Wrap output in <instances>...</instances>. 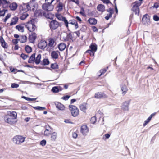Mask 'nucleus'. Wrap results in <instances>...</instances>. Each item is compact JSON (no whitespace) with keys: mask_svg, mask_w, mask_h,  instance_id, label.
<instances>
[{"mask_svg":"<svg viewBox=\"0 0 159 159\" xmlns=\"http://www.w3.org/2000/svg\"><path fill=\"white\" fill-rule=\"evenodd\" d=\"M35 54V53H34L31 55L28 60V63H31L33 62H34Z\"/></svg>","mask_w":159,"mask_h":159,"instance_id":"25","label":"nucleus"},{"mask_svg":"<svg viewBox=\"0 0 159 159\" xmlns=\"http://www.w3.org/2000/svg\"><path fill=\"white\" fill-rule=\"evenodd\" d=\"M49 60L48 59L45 58L43 60L41 64L42 65L46 66L48 65L49 64Z\"/></svg>","mask_w":159,"mask_h":159,"instance_id":"30","label":"nucleus"},{"mask_svg":"<svg viewBox=\"0 0 159 159\" xmlns=\"http://www.w3.org/2000/svg\"><path fill=\"white\" fill-rule=\"evenodd\" d=\"M15 28L18 30L19 31H21L22 32L24 31V27L23 26L18 25L16 26Z\"/></svg>","mask_w":159,"mask_h":159,"instance_id":"36","label":"nucleus"},{"mask_svg":"<svg viewBox=\"0 0 159 159\" xmlns=\"http://www.w3.org/2000/svg\"><path fill=\"white\" fill-rule=\"evenodd\" d=\"M17 6L18 5L16 3L13 2L10 5L9 7L11 10L15 11L17 9Z\"/></svg>","mask_w":159,"mask_h":159,"instance_id":"27","label":"nucleus"},{"mask_svg":"<svg viewBox=\"0 0 159 159\" xmlns=\"http://www.w3.org/2000/svg\"><path fill=\"white\" fill-rule=\"evenodd\" d=\"M26 138L20 135H17L14 136L12 139L14 143L16 144H20L24 142Z\"/></svg>","mask_w":159,"mask_h":159,"instance_id":"1","label":"nucleus"},{"mask_svg":"<svg viewBox=\"0 0 159 159\" xmlns=\"http://www.w3.org/2000/svg\"><path fill=\"white\" fill-rule=\"evenodd\" d=\"M62 24L59 23L55 20H52L49 24V27L51 29L55 30L59 26L61 27Z\"/></svg>","mask_w":159,"mask_h":159,"instance_id":"4","label":"nucleus"},{"mask_svg":"<svg viewBox=\"0 0 159 159\" xmlns=\"http://www.w3.org/2000/svg\"><path fill=\"white\" fill-rule=\"evenodd\" d=\"M19 8L20 11H22L23 12L26 11V9L25 8V7H24L21 5L19 6Z\"/></svg>","mask_w":159,"mask_h":159,"instance_id":"57","label":"nucleus"},{"mask_svg":"<svg viewBox=\"0 0 159 159\" xmlns=\"http://www.w3.org/2000/svg\"><path fill=\"white\" fill-rule=\"evenodd\" d=\"M121 90L122 91V94L123 95L125 94L128 90L127 88L125 85H124L121 87Z\"/></svg>","mask_w":159,"mask_h":159,"instance_id":"34","label":"nucleus"},{"mask_svg":"<svg viewBox=\"0 0 159 159\" xmlns=\"http://www.w3.org/2000/svg\"><path fill=\"white\" fill-rule=\"evenodd\" d=\"M96 121V119L95 117L93 116L91 117L90 122L92 124H94Z\"/></svg>","mask_w":159,"mask_h":159,"instance_id":"56","label":"nucleus"},{"mask_svg":"<svg viewBox=\"0 0 159 159\" xmlns=\"http://www.w3.org/2000/svg\"><path fill=\"white\" fill-rule=\"evenodd\" d=\"M20 57L24 60H25L28 57V55L22 53L20 55Z\"/></svg>","mask_w":159,"mask_h":159,"instance_id":"50","label":"nucleus"},{"mask_svg":"<svg viewBox=\"0 0 159 159\" xmlns=\"http://www.w3.org/2000/svg\"><path fill=\"white\" fill-rule=\"evenodd\" d=\"M80 14H81L82 16H85L84 13V10L83 7H81V11L80 12Z\"/></svg>","mask_w":159,"mask_h":159,"instance_id":"59","label":"nucleus"},{"mask_svg":"<svg viewBox=\"0 0 159 159\" xmlns=\"http://www.w3.org/2000/svg\"><path fill=\"white\" fill-rule=\"evenodd\" d=\"M107 11L109 12V14H110V13H111L112 14L114 13V11L113 8H110L108 9L107 10Z\"/></svg>","mask_w":159,"mask_h":159,"instance_id":"64","label":"nucleus"},{"mask_svg":"<svg viewBox=\"0 0 159 159\" xmlns=\"http://www.w3.org/2000/svg\"><path fill=\"white\" fill-rule=\"evenodd\" d=\"M156 113L154 112L151 114L147 119L144 121L143 125V126H145L148 123L151 121L152 118L156 114Z\"/></svg>","mask_w":159,"mask_h":159,"instance_id":"16","label":"nucleus"},{"mask_svg":"<svg viewBox=\"0 0 159 159\" xmlns=\"http://www.w3.org/2000/svg\"><path fill=\"white\" fill-rule=\"evenodd\" d=\"M43 16L46 17L47 18L49 19L50 20H52L53 19V17L52 14L51 13H46V14L43 15Z\"/></svg>","mask_w":159,"mask_h":159,"instance_id":"39","label":"nucleus"},{"mask_svg":"<svg viewBox=\"0 0 159 159\" xmlns=\"http://www.w3.org/2000/svg\"><path fill=\"white\" fill-rule=\"evenodd\" d=\"M159 7V3L156 2L154 3L153 6H152L151 8H156V9H157Z\"/></svg>","mask_w":159,"mask_h":159,"instance_id":"58","label":"nucleus"},{"mask_svg":"<svg viewBox=\"0 0 159 159\" xmlns=\"http://www.w3.org/2000/svg\"><path fill=\"white\" fill-rule=\"evenodd\" d=\"M63 89L62 88L61 86H57L53 87L51 89V91L54 93H57L62 91Z\"/></svg>","mask_w":159,"mask_h":159,"instance_id":"14","label":"nucleus"},{"mask_svg":"<svg viewBox=\"0 0 159 159\" xmlns=\"http://www.w3.org/2000/svg\"><path fill=\"white\" fill-rule=\"evenodd\" d=\"M153 20L156 21H159V16L157 15H154L153 16Z\"/></svg>","mask_w":159,"mask_h":159,"instance_id":"51","label":"nucleus"},{"mask_svg":"<svg viewBox=\"0 0 159 159\" xmlns=\"http://www.w3.org/2000/svg\"><path fill=\"white\" fill-rule=\"evenodd\" d=\"M105 95L103 93L101 92H98L95 94L94 98L97 99H100L103 98Z\"/></svg>","mask_w":159,"mask_h":159,"instance_id":"20","label":"nucleus"},{"mask_svg":"<svg viewBox=\"0 0 159 159\" xmlns=\"http://www.w3.org/2000/svg\"><path fill=\"white\" fill-rule=\"evenodd\" d=\"M58 65L56 63H52L51 65V68L53 69H56L58 68Z\"/></svg>","mask_w":159,"mask_h":159,"instance_id":"42","label":"nucleus"},{"mask_svg":"<svg viewBox=\"0 0 159 159\" xmlns=\"http://www.w3.org/2000/svg\"><path fill=\"white\" fill-rule=\"evenodd\" d=\"M87 104L85 103H83L81 104L80 107V109L81 111L83 112H85L87 109Z\"/></svg>","mask_w":159,"mask_h":159,"instance_id":"29","label":"nucleus"},{"mask_svg":"<svg viewBox=\"0 0 159 159\" xmlns=\"http://www.w3.org/2000/svg\"><path fill=\"white\" fill-rule=\"evenodd\" d=\"M131 100H129L124 102L122 106V109L124 111H128L129 110V106L130 104Z\"/></svg>","mask_w":159,"mask_h":159,"instance_id":"10","label":"nucleus"},{"mask_svg":"<svg viewBox=\"0 0 159 159\" xmlns=\"http://www.w3.org/2000/svg\"><path fill=\"white\" fill-rule=\"evenodd\" d=\"M77 22V21L75 20H71L69 21V24L73 25L75 24Z\"/></svg>","mask_w":159,"mask_h":159,"instance_id":"63","label":"nucleus"},{"mask_svg":"<svg viewBox=\"0 0 159 159\" xmlns=\"http://www.w3.org/2000/svg\"><path fill=\"white\" fill-rule=\"evenodd\" d=\"M141 5L138 2H134V4L133 5V7H135L139 8V7Z\"/></svg>","mask_w":159,"mask_h":159,"instance_id":"61","label":"nucleus"},{"mask_svg":"<svg viewBox=\"0 0 159 159\" xmlns=\"http://www.w3.org/2000/svg\"><path fill=\"white\" fill-rule=\"evenodd\" d=\"M20 42L21 43H24L27 41V36L25 35H21L20 36Z\"/></svg>","mask_w":159,"mask_h":159,"instance_id":"31","label":"nucleus"},{"mask_svg":"<svg viewBox=\"0 0 159 159\" xmlns=\"http://www.w3.org/2000/svg\"><path fill=\"white\" fill-rule=\"evenodd\" d=\"M6 10L3 9L2 10H1L0 9V16H4L5 14V11Z\"/></svg>","mask_w":159,"mask_h":159,"instance_id":"52","label":"nucleus"},{"mask_svg":"<svg viewBox=\"0 0 159 159\" xmlns=\"http://www.w3.org/2000/svg\"><path fill=\"white\" fill-rule=\"evenodd\" d=\"M51 56L53 59H57L58 58V54L55 51H53L51 52Z\"/></svg>","mask_w":159,"mask_h":159,"instance_id":"32","label":"nucleus"},{"mask_svg":"<svg viewBox=\"0 0 159 159\" xmlns=\"http://www.w3.org/2000/svg\"><path fill=\"white\" fill-rule=\"evenodd\" d=\"M66 44L63 43H62L58 45V48L60 51H62L64 50L66 48Z\"/></svg>","mask_w":159,"mask_h":159,"instance_id":"26","label":"nucleus"},{"mask_svg":"<svg viewBox=\"0 0 159 159\" xmlns=\"http://www.w3.org/2000/svg\"><path fill=\"white\" fill-rule=\"evenodd\" d=\"M46 2L43 4L42 6V9L47 11H51L53 10L54 6L52 4L51 2H49L48 1H45Z\"/></svg>","mask_w":159,"mask_h":159,"instance_id":"2","label":"nucleus"},{"mask_svg":"<svg viewBox=\"0 0 159 159\" xmlns=\"http://www.w3.org/2000/svg\"><path fill=\"white\" fill-rule=\"evenodd\" d=\"M88 22L90 25H95L97 24V20L94 18H90L88 20Z\"/></svg>","mask_w":159,"mask_h":159,"instance_id":"21","label":"nucleus"},{"mask_svg":"<svg viewBox=\"0 0 159 159\" xmlns=\"http://www.w3.org/2000/svg\"><path fill=\"white\" fill-rule=\"evenodd\" d=\"M25 27L30 32H32L34 31L37 28V27L35 25H25Z\"/></svg>","mask_w":159,"mask_h":159,"instance_id":"13","label":"nucleus"},{"mask_svg":"<svg viewBox=\"0 0 159 159\" xmlns=\"http://www.w3.org/2000/svg\"><path fill=\"white\" fill-rule=\"evenodd\" d=\"M110 134L108 133H107L104 135L102 139L103 140H106V139H108L110 137Z\"/></svg>","mask_w":159,"mask_h":159,"instance_id":"48","label":"nucleus"},{"mask_svg":"<svg viewBox=\"0 0 159 159\" xmlns=\"http://www.w3.org/2000/svg\"><path fill=\"white\" fill-rule=\"evenodd\" d=\"M45 14L46 12L41 9L36 10L34 13V16L36 17H41Z\"/></svg>","mask_w":159,"mask_h":159,"instance_id":"11","label":"nucleus"},{"mask_svg":"<svg viewBox=\"0 0 159 159\" xmlns=\"http://www.w3.org/2000/svg\"><path fill=\"white\" fill-rule=\"evenodd\" d=\"M46 143V141L45 139H43L40 142V144L42 146H44Z\"/></svg>","mask_w":159,"mask_h":159,"instance_id":"53","label":"nucleus"},{"mask_svg":"<svg viewBox=\"0 0 159 159\" xmlns=\"http://www.w3.org/2000/svg\"><path fill=\"white\" fill-rule=\"evenodd\" d=\"M97 9L99 11L103 12L105 11V7L102 4H99L97 7Z\"/></svg>","mask_w":159,"mask_h":159,"instance_id":"24","label":"nucleus"},{"mask_svg":"<svg viewBox=\"0 0 159 159\" xmlns=\"http://www.w3.org/2000/svg\"><path fill=\"white\" fill-rule=\"evenodd\" d=\"M47 46L46 41L43 40H41L38 43V47L39 48L42 49H44Z\"/></svg>","mask_w":159,"mask_h":159,"instance_id":"8","label":"nucleus"},{"mask_svg":"<svg viewBox=\"0 0 159 159\" xmlns=\"http://www.w3.org/2000/svg\"><path fill=\"white\" fill-rule=\"evenodd\" d=\"M0 43L1 44V46L4 49L7 48H8V44L5 42V40L2 36L0 37Z\"/></svg>","mask_w":159,"mask_h":159,"instance_id":"15","label":"nucleus"},{"mask_svg":"<svg viewBox=\"0 0 159 159\" xmlns=\"http://www.w3.org/2000/svg\"><path fill=\"white\" fill-rule=\"evenodd\" d=\"M36 38L37 34L35 32H32L29 34L28 39L30 43H34Z\"/></svg>","mask_w":159,"mask_h":159,"instance_id":"7","label":"nucleus"},{"mask_svg":"<svg viewBox=\"0 0 159 159\" xmlns=\"http://www.w3.org/2000/svg\"><path fill=\"white\" fill-rule=\"evenodd\" d=\"M25 49L26 52L28 53H30L32 51V48L28 45L25 46Z\"/></svg>","mask_w":159,"mask_h":159,"instance_id":"33","label":"nucleus"},{"mask_svg":"<svg viewBox=\"0 0 159 159\" xmlns=\"http://www.w3.org/2000/svg\"><path fill=\"white\" fill-rule=\"evenodd\" d=\"M11 16V15L10 13H8L5 16V18L3 19V21L6 22L7 20Z\"/></svg>","mask_w":159,"mask_h":159,"instance_id":"49","label":"nucleus"},{"mask_svg":"<svg viewBox=\"0 0 159 159\" xmlns=\"http://www.w3.org/2000/svg\"><path fill=\"white\" fill-rule=\"evenodd\" d=\"M70 110L71 111L72 115L73 117L77 116L79 113V111L77 107L73 105H70L69 106Z\"/></svg>","mask_w":159,"mask_h":159,"instance_id":"3","label":"nucleus"},{"mask_svg":"<svg viewBox=\"0 0 159 159\" xmlns=\"http://www.w3.org/2000/svg\"><path fill=\"white\" fill-rule=\"evenodd\" d=\"M51 134V140L52 141H54L57 138V134L56 132H53Z\"/></svg>","mask_w":159,"mask_h":159,"instance_id":"37","label":"nucleus"},{"mask_svg":"<svg viewBox=\"0 0 159 159\" xmlns=\"http://www.w3.org/2000/svg\"><path fill=\"white\" fill-rule=\"evenodd\" d=\"M89 129L86 125H82L80 128V132L84 136H86L87 135L89 132Z\"/></svg>","mask_w":159,"mask_h":159,"instance_id":"9","label":"nucleus"},{"mask_svg":"<svg viewBox=\"0 0 159 159\" xmlns=\"http://www.w3.org/2000/svg\"><path fill=\"white\" fill-rule=\"evenodd\" d=\"M70 97V96L66 95V96H63L61 98L64 100H67Z\"/></svg>","mask_w":159,"mask_h":159,"instance_id":"62","label":"nucleus"},{"mask_svg":"<svg viewBox=\"0 0 159 159\" xmlns=\"http://www.w3.org/2000/svg\"><path fill=\"white\" fill-rule=\"evenodd\" d=\"M18 20V18L16 16H14L11 20V22L10 24V26H12L16 24Z\"/></svg>","mask_w":159,"mask_h":159,"instance_id":"19","label":"nucleus"},{"mask_svg":"<svg viewBox=\"0 0 159 159\" xmlns=\"http://www.w3.org/2000/svg\"><path fill=\"white\" fill-rule=\"evenodd\" d=\"M142 22L145 25H148L150 23V16L147 14L143 15L142 18Z\"/></svg>","mask_w":159,"mask_h":159,"instance_id":"6","label":"nucleus"},{"mask_svg":"<svg viewBox=\"0 0 159 159\" xmlns=\"http://www.w3.org/2000/svg\"><path fill=\"white\" fill-rule=\"evenodd\" d=\"M41 55L40 54H38L36 57H35L34 62L36 64L38 65L41 62Z\"/></svg>","mask_w":159,"mask_h":159,"instance_id":"23","label":"nucleus"},{"mask_svg":"<svg viewBox=\"0 0 159 159\" xmlns=\"http://www.w3.org/2000/svg\"><path fill=\"white\" fill-rule=\"evenodd\" d=\"M20 41V39H12V42L14 44H16L18 43V41Z\"/></svg>","mask_w":159,"mask_h":159,"instance_id":"55","label":"nucleus"},{"mask_svg":"<svg viewBox=\"0 0 159 159\" xmlns=\"http://www.w3.org/2000/svg\"><path fill=\"white\" fill-rule=\"evenodd\" d=\"M132 10L133 12L135 13V14L136 15H139V8L135 7H133Z\"/></svg>","mask_w":159,"mask_h":159,"instance_id":"38","label":"nucleus"},{"mask_svg":"<svg viewBox=\"0 0 159 159\" xmlns=\"http://www.w3.org/2000/svg\"><path fill=\"white\" fill-rule=\"evenodd\" d=\"M4 119L6 122L11 125L14 124L16 122V121H15V119L7 114L4 116Z\"/></svg>","mask_w":159,"mask_h":159,"instance_id":"5","label":"nucleus"},{"mask_svg":"<svg viewBox=\"0 0 159 159\" xmlns=\"http://www.w3.org/2000/svg\"><path fill=\"white\" fill-rule=\"evenodd\" d=\"M9 3V2L7 0H0V6L2 5H4L6 4Z\"/></svg>","mask_w":159,"mask_h":159,"instance_id":"45","label":"nucleus"},{"mask_svg":"<svg viewBox=\"0 0 159 159\" xmlns=\"http://www.w3.org/2000/svg\"><path fill=\"white\" fill-rule=\"evenodd\" d=\"M7 115H9L14 119H16L17 118V113L15 111H11L8 112Z\"/></svg>","mask_w":159,"mask_h":159,"instance_id":"22","label":"nucleus"},{"mask_svg":"<svg viewBox=\"0 0 159 159\" xmlns=\"http://www.w3.org/2000/svg\"><path fill=\"white\" fill-rule=\"evenodd\" d=\"M90 49L95 52L97 50V45L94 43H92L89 46Z\"/></svg>","mask_w":159,"mask_h":159,"instance_id":"17","label":"nucleus"},{"mask_svg":"<svg viewBox=\"0 0 159 159\" xmlns=\"http://www.w3.org/2000/svg\"><path fill=\"white\" fill-rule=\"evenodd\" d=\"M55 105L56 108L58 109L59 110H64L65 107L64 105L61 103L58 102H56L55 103Z\"/></svg>","mask_w":159,"mask_h":159,"instance_id":"18","label":"nucleus"},{"mask_svg":"<svg viewBox=\"0 0 159 159\" xmlns=\"http://www.w3.org/2000/svg\"><path fill=\"white\" fill-rule=\"evenodd\" d=\"M33 108L34 109L38 110H43L46 109L45 107L40 106L33 107Z\"/></svg>","mask_w":159,"mask_h":159,"instance_id":"44","label":"nucleus"},{"mask_svg":"<svg viewBox=\"0 0 159 159\" xmlns=\"http://www.w3.org/2000/svg\"><path fill=\"white\" fill-rule=\"evenodd\" d=\"M21 98L29 101H34L36 100L37 99L34 98H30L29 97H26L25 96H22Z\"/></svg>","mask_w":159,"mask_h":159,"instance_id":"41","label":"nucleus"},{"mask_svg":"<svg viewBox=\"0 0 159 159\" xmlns=\"http://www.w3.org/2000/svg\"><path fill=\"white\" fill-rule=\"evenodd\" d=\"M112 15L111 13H110V14H108L105 17V18L107 20H108L110 18H111L112 16Z\"/></svg>","mask_w":159,"mask_h":159,"instance_id":"60","label":"nucleus"},{"mask_svg":"<svg viewBox=\"0 0 159 159\" xmlns=\"http://www.w3.org/2000/svg\"><path fill=\"white\" fill-rule=\"evenodd\" d=\"M19 86V85L18 84L16 83H12L11 84V87L13 88H17Z\"/></svg>","mask_w":159,"mask_h":159,"instance_id":"54","label":"nucleus"},{"mask_svg":"<svg viewBox=\"0 0 159 159\" xmlns=\"http://www.w3.org/2000/svg\"><path fill=\"white\" fill-rule=\"evenodd\" d=\"M107 71V69H101L100 70L99 73H100V74L98 75V77H100L103 74Z\"/></svg>","mask_w":159,"mask_h":159,"instance_id":"47","label":"nucleus"},{"mask_svg":"<svg viewBox=\"0 0 159 159\" xmlns=\"http://www.w3.org/2000/svg\"><path fill=\"white\" fill-rule=\"evenodd\" d=\"M36 21L35 19H32L30 21H28L25 25H29L30 24L35 25V22Z\"/></svg>","mask_w":159,"mask_h":159,"instance_id":"43","label":"nucleus"},{"mask_svg":"<svg viewBox=\"0 0 159 159\" xmlns=\"http://www.w3.org/2000/svg\"><path fill=\"white\" fill-rule=\"evenodd\" d=\"M57 8H58L57 11L58 12H61L63 10V4L61 2H59L57 6Z\"/></svg>","mask_w":159,"mask_h":159,"instance_id":"28","label":"nucleus"},{"mask_svg":"<svg viewBox=\"0 0 159 159\" xmlns=\"http://www.w3.org/2000/svg\"><path fill=\"white\" fill-rule=\"evenodd\" d=\"M54 43L55 41L54 39L52 38H51L49 39V43L48 45L49 47H52L53 46Z\"/></svg>","mask_w":159,"mask_h":159,"instance_id":"40","label":"nucleus"},{"mask_svg":"<svg viewBox=\"0 0 159 159\" xmlns=\"http://www.w3.org/2000/svg\"><path fill=\"white\" fill-rule=\"evenodd\" d=\"M85 53H88L91 56H94L95 52L90 49L87 50L85 52Z\"/></svg>","mask_w":159,"mask_h":159,"instance_id":"46","label":"nucleus"},{"mask_svg":"<svg viewBox=\"0 0 159 159\" xmlns=\"http://www.w3.org/2000/svg\"><path fill=\"white\" fill-rule=\"evenodd\" d=\"M52 130L49 129H46L45 130L44 134L45 136H49V135L51 134Z\"/></svg>","mask_w":159,"mask_h":159,"instance_id":"35","label":"nucleus"},{"mask_svg":"<svg viewBox=\"0 0 159 159\" xmlns=\"http://www.w3.org/2000/svg\"><path fill=\"white\" fill-rule=\"evenodd\" d=\"M35 0H31L26 5V8L27 10L30 9L31 7H33L32 8V10H34V7H35L34 1Z\"/></svg>","mask_w":159,"mask_h":159,"instance_id":"12","label":"nucleus"}]
</instances>
